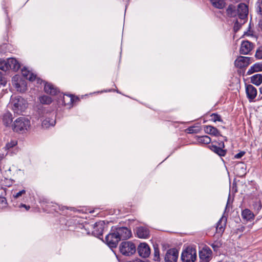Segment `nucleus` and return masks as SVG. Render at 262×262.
I'll return each instance as SVG.
<instances>
[{"mask_svg": "<svg viewBox=\"0 0 262 262\" xmlns=\"http://www.w3.org/2000/svg\"><path fill=\"white\" fill-rule=\"evenodd\" d=\"M99 228L102 229V232L107 230L108 222L105 223L104 221H99Z\"/></svg>", "mask_w": 262, "mask_h": 262, "instance_id": "72a5a7b5", "label": "nucleus"}, {"mask_svg": "<svg viewBox=\"0 0 262 262\" xmlns=\"http://www.w3.org/2000/svg\"><path fill=\"white\" fill-rule=\"evenodd\" d=\"M196 140L200 143L208 144L211 142V138L208 136H196Z\"/></svg>", "mask_w": 262, "mask_h": 262, "instance_id": "bb28decb", "label": "nucleus"}, {"mask_svg": "<svg viewBox=\"0 0 262 262\" xmlns=\"http://www.w3.org/2000/svg\"><path fill=\"white\" fill-rule=\"evenodd\" d=\"M238 18L241 20V24H245L247 20L248 14V6L244 3H241L237 9Z\"/></svg>", "mask_w": 262, "mask_h": 262, "instance_id": "0eeeda50", "label": "nucleus"}, {"mask_svg": "<svg viewBox=\"0 0 262 262\" xmlns=\"http://www.w3.org/2000/svg\"><path fill=\"white\" fill-rule=\"evenodd\" d=\"M256 10L257 13L262 15V0H258L256 3Z\"/></svg>", "mask_w": 262, "mask_h": 262, "instance_id": "c9c22d12", "label": "nucleus"}, {"mask_svg": "<svg viewBox=\"0 0 262 262\" xmlns=\"http://www.w3.org/2000/svg\"><path fill=\"white\" fill-rule=\"evenodd\" d=\"M21 74L24 78L28 79L30 81H34L36 78V75L28 70L26 68L24 67L21 70Z\"/></svg>", "mask_w": 262, "mask_h": 262, "instance_id": "4be33fe9", "label": "nucleus"}, {"mask_svg": "<svg viewBox=\"0 0 262 262\" xmlns=\"http://www.w3.org/2000/svg\"><path fill=\"white\" fill-rule=\"evenodd\" d=\"M208 147L210 150L220 157H224L226 154V150L224 149L225 144L223 141L220 142V143H219V146L216 144H211V145H209Z\"/></svg>", "mask_w": 262, "mask_h": 262, "instance_id": "9d476101", "label": "nucleus"}, {"mask_svg": "<svg viewBox=\"0 0 262 262\" xmlns=\"http://www.w3.org/2000/svg\"><path fill=\"white\" fill-rule=\"evenodd\" d=\"M7 81L3 77V74L0 72V85L5 86Z\"/></svg>", "mask_w": 262, "mask_h": 262, "instance_id": "79ce46f5", "label": "nucleus"}, {"mask_svg": "<svg viewBox=\"0 0 262 262\" xmlns=\"http://www.w3.org/2000/svg\"><path fill=\"white\" fill-rule=\"evenodd\" d=\"M3 122L4 124L8 126L12 122V115L10 113H6L3 116Z\"/></svg>", "mask_w": 262, "mask_h": 262, "instance_id": "a878e982", "label": "nucleus"}, {"mask_svg": "<svg viewBox=\"0 0 262 262\" xmlns=\"http://www.w3.org/2000/svg\"><path fill=\"white\" fill-rule=\"evenodd\" d=\"M137 235L141 238H147L149 237V231L148 229L144 227H140L137 228Z\"/></svg>", "mask_w": 262, "mask_h": 262, "instance_id": "412c9836", "label": "nucleus"}, {"mask_svg": "<svg viewBox=\"0 0 262 262\" xmlns=\"http://www.w3.org/2000/svg\"><path fill=\"white\" fill-rule=\"evenodd\" d=\"M259 91H260V94H262V86L260 88Z\"/></svg>", "mask_w": 262, "mask_h": 262, "instance_id": "3c124183", "label": "nucleus"}, {"mask_svg": "<svg viewBox=\"0 0 262 262\" xmlns=\"http://www.w3.org/2000/svg\"><path fill=\"white\" fill-rule=\"evenodd\" d=\"M12 127L13 130L16 133H25L30 127V120L24 116L20 117L14 121Z\"/></svg>", "mask_w": 262, "mask_h": 262, "instance_id": "7ed1b4c3", "label": "nucleus"}, {"mask_svg": "<svg viewBox=\"0 0 262 262\" xmlns=\"http://www.w3.org/2000/svg\"><path fill=\"white\" fill-rule=\"evenodd\" d=\"M60 99L62 102V104L65 106H68L69 108L72 107L75 102L78 100L77 98L73 97L70 95H62L61 94H59Z\"/></svg>", "mask_w": 262, "mask_h": 262, "instance_id": "9b49d317", "label": "nucleus"}, {"mask_svg": "<svg viewBox=\"0 0 262 262\" xmlns=\"http://www.w3.org/2000/svg\"><path fill=\"white\" fill-rule=\"evenodd\" d=\"M56 123V113L50 112L47 113L42 119V126L45 128L53 126Z\"/></svg>", "mask_w": 262, "mask_h": 262, "instance_id": "423d86ee", "label": "nucleus"}, {"mask_svg": "<svg viewBox=\"0 0 262 262\" xmlns=\"http://www.w3.org/2000/svg\"><path fill=\"white\" fill-rule=\"evenodd\" d=\"M119 250L122 255L126 256H130L135 253L136 247L130 241L122 242L119 246Z\"/></svg>", "mask_w": 262, "mask_h": 262, "instance_id": "20e7f679", "label": "nucleus"}, {"mask_svg": "<svg viewBox=\"0 0 262 262\" xmlns=\"http://www.w3.org/2000/svg\"><path fill=\"white\" fill-rule=\"evenodd\" d=\"M255 57L258 59H262V47H259L256 51L255 55Z\"/></svg>", "mask_w": 262, "mask_h": 262, "instance_id": "e433bc0d", "label": "nucleus"}, {"mask_svg": "<svg viewBox=\"0 0 262 262\" xmlns=\"http://www.w3.org/2000/svg\"><path fill=\"white\" fill-rule=\"evenodd\" d=\"M242 168L243 169H244V168L243 167H242ZM245 170H243V173H245Z\"/></svg>", "mask_w": 262, "mask_h": 262, "instance_id": "864d4df0", "label": "nucleus"}, {"mask_svg": "<svg viewBox=\"0 0 262 262\" xmlns=\"http://www.w3.org/2000/svg\"><path fill=\"white\" fill-rule=\"evenodd\" d=\"M214 251H217L219 248L221 246V244L219 242H214L210 245Z\"/></svg>", "mask_w": 262, "mask_h": 262, "instance_id": "ea45409f", "label": "nucleus"}, {"mask_svg": "<svg viewBox=\"0 0 262 262\" xmlns=\"http://www.w3.org/2000/svg\"><path fill=\"white\" fill-rule=\"evenodd\" d=\"M102 234V233H100V232L99 231V239H101V238L100 237V236Z\"/></svg>", "mask_w": 262, "mask_h": 262, "instance_id": "603ef678", "label": "nucleus"}, {"mask_svg": "<svg viewBox=\"0 0 262 262\" xmlns=\"http://www.w3.org/2000/svg\"><path fill=\"white\" fill-rule=\"evenodd\" d=\"M179 253L176 248L170 249L167 250L165 255V262H177Z\"/></svg>", "mask_w": 262, "mask_h": 262, "instance_id": "f8f14e48", "label": "nucleus"}, {"mask_svg": "<svg viewBox=\"0 0 262 262\" xmlns=\"http://www.w3.org/2000/svg\"><path fill=\"white\" fill-rule=\"evenodd\" d=\"M231 11H232V7L229 6V7L228 8V9L227 10L228 13L229 14L230 12H231Z\"/></svg>", "mask_w": 262, "mask_h": 262, "instance_id": "09e8293b", "label": "nucleus"}, {"mask_svg": "<svg viewBox=\"0 0 262 262\" xmlns=\"http://www.w3.org/2000/svg\"><path fill=\"white\" fill-rule=\"evenodd\" d=\"M251 82L253 84L259 86L262 83V74H256L250 78Z\"/></svg>", "mask_w": 262, "mask_h": 262, "instance_id": "393cba45", "label": "nucleus"}, {"mask_svg": "<svg viewBox=\"0 0 262 262\" xmlns=\"http://www.w3.org/2000/svg\"><path fill=\"white\" fill-rule=\"evenodd\" d=\"M8 69L17 71L20 67V63L14 58H10L7 59Z\"/></svg>", "mask_w": 262, "mask_h": 262, "instance_id": "6ab92c4d", "label": "nucleus"}, {"mask_svg": "<svg viewBox=\"0 0 262 262\" xmlns=\"http://www.w3.org/2000/svg\"><path fill=\"white\" fill-rule=\"evenodd\" d=\"M92 234L96 237H98V233L97 231L92 232Z\"/></svg>", "mask_w": 262, "mask_h": 262, "instance_id": "49530a36", "label": "nucleus"}, {"mask_svg": "<svg viewBox=\"0 0 262 262\" xmlns=\"http://www.w3.org/2000/svg\"><path fill=\"white\" fill-rule=\"evenodd\" d=\"M262 71V62H257L250 67L247 72V75H251L255 72Z\"/></svg>", "mask_w": 262, "mask_h": 262, "instance_id": "5701e85b", "label": "nucleus"}, {"mask_svg": "<svg viewBox=\"0 0 262 262\" xmlns=\"http://www.w3.org/2000/svg\"><path fill=\"white\" fill-rule=\"evenodd\" d=\"M258 26H259V27L260 28L261 30L262 31V20H260L259 21Z\"/></svg>", "mask_w": 262, "mask_h": 262, "instance_id": "8fccbe9b", "label": "nucleus"}, {"mask_svg": "<svg viewBox=\"0 0 262 262\" xmlns=\"http://www.w3.org/2000/svg\"><path fill=\"white\" fill-rule=\"evenodd\" d=\"M253 208L255 211L258 212L259 210L261 209L262 205L261 201L259 200H257L253 203Z\"/></svg>", "mask_w": 262, "mask_h": 262, "instance_id": "7c9ffc66", "label": "nucleus"}, {"mask_svg": "<svg viewBox=\"0 0 262 262\" xmlns=\"http://www.w3.org/2000/svg\"><path fill=\"white\" fill-rule=\"evenodd\" d=\"M254 45L248 40H244L242 42L239 53L241 54L247 55L252 50Z\"/></svg>", "mask_w": 262, "mask_h": 262, "instance_id": "ddd939ff", "label": "nucleus"}, {"mask_svg": "<svg viewBox=\"0 0 262 262\" xmlns=\"http://www.w3.org/2000/svg\"><path fill=\"white\" fill-rule=\"evenodd\" d=\"M0 70L5 72L9 70L7 60L0 59Z\"/></svg>", "mask_w": 262, "mask_h": 262, "instance_id": "c756f323", "label": "nucleus"}, {"mask_svg": "<svg viewBox=\"0 0 262 262\" xmlns=\"http://www.w3.org/2000/svg\"><path fill=\"white\" fill-rule=\"evenodd\" d=\"M44 90L46 93L52 95H58L59 91L53 84L46 82L45 84Z\"/></svg>", "mask_w": 262, "mask_h": 262, "instance_id": "a211bd4d", "label": "nucleus"}, {"mask_svg": "<svg viewBox=\"0 0 262 262\" xmlns=\"http://www.w3.org/2000/svg\"><path fill=\"white\" fill-rule=\"evenodd\" d=\"M10 105L14 113L20 114L25 112L28 104L23 98L17 96L11 97Z\"/></svg>", "mask_w": 262, "mask_h": 262, "instance_id": "f03ea898", "label": "nucleus"}, {"mask_svg": "<svg viewBox=\"0 0 262 262\" xmlns=\"http://www.w3.org/2000/svg\"><path fill=\"white\" fill-rule=\"evenodd\" d=\"M26 194V190L25 189L21 190L18 192L14 193L13 195L14 199H17L23 195Z\"/></svg>", "mask_w": 262, "mask_h": 262, "instance_id": "58836bf2", "label": "nucleus"}, {"mask_svg": "<svg viewBox=\"0 0 262 262\" xmlns=\"http://www.w3.org/2000/svg\"><path fill=\"white\" fill-rule=\"evenodd\" d=\"M226 225V220H224L223 217H221L216 223V233L222 235L224 232L225 227Z\"/></svg>", "mask_w": 262, "mask_h": 262, "instance_id": "f3484780", "label": "nucleus"}, {"mask_svg": "<svg viewBox=\"0 0 262 262\" xmlns=\"http://www.w3.org/2000/svg\"><path fill=\"white\" fill-rule=\"evenodd\" d=\"M39 101L42 104H49L52 102V99L50 96L43 95L40 97Z\"/></svg>", "mask_w": 262, "mask_h": 262, "instance_id": "c85d7f7f", "label": "nucleus"}, {"mask_svg": "<svg viewBox=\"0 0 262 262\" xmlns=\"http://www.w3.org/2000/svg\"><path fill=\"white\" fill-rule=\"evenodd\" d=\"M97 223H95V224H94V225H95V226H97Z\"/></svg>", "mask_w": 262, "mask_h": 262, "instance_id": "5fc2aeb1", "label": "nucleus"}, {"mask_svg": "<svg viewBox=\"0 0 262 262\" xmlns=\"http://www.w3.org/2000/svg\"><path fill=\"white\" fill-rule=\"evenodd\" d=\"M17 144V142L15 140H11L10 142H8L5 147V148L6 150L10 149L13 147L15 146Z\"/></svg>", "mask_w": 262, "mask_h": 262, "instance_id": "2f4dec72", "label": "nucleus"}, {"mask_svg": "<svg viewBox=\"0 0 262 262\" xmlns=\"http://www.w3.org/2000/svg\"><path fill=\"white\" fill-rule=\"evenodd\" d=\"M139 255L143 257H148L150 253V249L148 245L145 243H141L137 248Z\"/></svg>", "mask_w": 262, "mask_h": 262, "instance_id": "2eb2a0df", "label": "nucleus"}, {"mask_svg": "<svg viewBox=\"0 0 262 262\" xmlns=\"http://www.w3.org/2000/svg\"><path fill=\"white\" fill-rule=\"evenodd\" d=\"M210 116L211 117V120L214 122L216 121L223 122V120L222 119L221 116L217 114L213 113Z\"/></svg>", "mask_w": 262, "mask_h": 262, "instance_id": "473e14b6", "label": "nucleus"}, {"mask_svg": "<svg viewBox=\"0 0 262 262\" xmlns=\"http://www.w3.org/2000/svg\"><path fill=\"white\" fill-rule=\"evenodd\" d=\"M212 5L218 9H222L225 7V3L224 0H210Z\"/></svg>", "mask_w": 262, "mask_h": 262, "instance_id": "cd10ccee", "label": "nucleus"}, {"mask_svg": "<svg viewBox=\"0 0 262 262\" xmlns=\"http://www.w3.org/2000/svg\"><path fill=\"white\" fill-rule=\"evenodd\" d=\"M220 141H217L214 140L212 142L211 144H216V145H217V146H219V143H220Z\"/></svg>", "mask_w": 262, "mask_h": 262, "instance_id": "de8ad7c7", "label": "nucleus"}, {"mask_svg": "<svg viewBox=\"0 0 262 262\" xmlns=\"http://www.w3.org/2000/svg\"><path fill=\"white\" fill-rule=\"evenodd\" d=\"M18 207L19 208L24 207L26 209V210H28L30 208L29 206H27V205L22 204V203H21L19 205Z\"/></svg>", "mask_w": 262, "mask_h": 262, "instance_id": "a18cd8bd", "label": "nucleus"}, {"mask_svg": "<svg viewBox=\"0 0 262 262\" xmlns=\"http://www.w3.org/2000/svg\"><path fill=\"white\" fill-rule=\"evenodd\" d=\"M251 57L239 56L234 61L235 67L239 68L247 67L250 63Z\"/></svg>", "mask_w": 262, "mask_h": 262, "instance_id": "4468645a", "label": "nucleus"}, {"mask_svg": "<svg viewBox=\"0 0 262 262\" xmlns=\"http://www.w3.org/2000/svg\"><path fill=\"white\" fill-rule=\"evenodd\" d=\"M245 154V152L244 151H240L238 154H236L234 156V158L235 159H240Z\"/></svg>", "mask_w": 262, "mask_h": 262, "instance_id": "c03bdc74", "label": "nucleus"}, {"mask_svg": "<svg viewBox=\"0 0 262 262\" xmlns=\"http://www.w3.org/2000/svg\"><path fill=\"white\" fill-rule=\"evenodd\" d=\"M132 236L131 230L125 227L116 226L112 228L111 232L106 235L105 243L111 248H116L118 243Z\"/></svg>", "mask_w": 262, "mask_h": 262, "instance_id": "f257e3e1", "label": "nucleus"}, {"mask_svg": "<svg viewBox=\"0 0 262 262\" xmlns=\"http://www.w3.org/2000/svg\"><path fill=\"white\" fill-rule=\"evenodd\" d=\"M186 130L188 134L198 133L200 132V129L196 128L195 126H190L187 128Z\"/></svg>", "mask_w": 262, "mask_h": 262, "instance_id": "4c0bfd02", "label": "nucleus"}, {"mask_svg": "<svg viewBox=\"0 0 262 262\" xmlns=\"http://www.w3.org/2000/svg\"><path fill=\"white\" fill-rule=\"evenodd\" d=\"M212 251L207 246H205L199 252L200 262H209L212 257Z\"/></svg>", "mask_w": 262, "mask_h": 262, "instance_id": "1a4fd4ad", "label": "nucleus"}, {"mask_svg": "<svg viewBox=\"0 0 262 262\" xmlns=\"http://www.w3.org/2000/svg\"><path fill=\"white\" fill-rule=\"evenodd\" d=\"M246 93L249 101H252L256 97L257 91L256 89L253 85L251 84H246Z\"/></svg>", "mask_w": 262, "mask_h": 262, "instance_id": "dca6fc26", "label": "nucleus"}, {"mask_svg": "<svg viewBox=\"0 0 262 262\" xmlns=\"http://www.w3.org/2000/svg\"><path fill=\"white\" fill-rule=\"evenodd\" d=\"M12 85L17 91L20 93L24 92L27 89L26 82L22 80L18 76H13L12 80Z\"/></svg>", "mask_w": 262, "mask_h": 262, "instance_id": "6e6552de", "label": "nucleus"}, {"mask_svg": "<svg viewBox=\"0 0 262 262\" xmlns=\"http://www.w3.org/2000/svg\"><path fill=\"white\" fill-rule=\"evenodd\" d=\"M7 202L5 197L0 196V209H3L7 207Z\"/></svg>", "mask_w": 262, "mask_h": 262, "instance_id": "f704fd0d", "label": "nucleus"}, {"mask_svg": "<svg viewBox=\"0 0 262 262\" xmlns=\"http://www.w3.org/2000/svg\"><path fill=\"white\" fill-rule=\"evenodd\" d=\"M204 132L215 137L221 136L220 131L215 127L211 125H205L203 127Z\"/></svg>", "mask_w": 262, "mask_h": 262, "instance_id": "aec40b11", "label": "nucleus"}, {"mask_svg": "<svg viewBox=\"0 0 262 262\" xmlns=\"http://www.w3.org/2000/svg\"><path fill=\"white\" fill-rule=\"evenodd\" d=\"M241 20L238 18L234 24V29L235 31H237L244 24H241Z\"/></svg>", "mask_w": 262, "mask_h": 262, "instance_id": "a19ab883", "label": "nucleus"}, {"mask_svg": "<svg viewBox=\"0 0 262 262\" xmlns=\"http://www.w3.org/2000/svg\"><path fill=\"white\" fill-rule=\"evenodd\" d=\"M154 255H155V258H154L155 260H159V259L160 258V254H159V251L158 249H155Z\"/></svg>", "mask_w": 262, "mask_h": 262, "instance_id": "37998d69", "label": "nucleus"}, {"mask_svg": "<svg viewBox=\"0 0 262 262\" xmlns=\"http://www.w3.org/2000/svg\"><path fill=\"white\" fill-rule=\"evenodd\" d=\"M196 258V249L192 247H187L181 254V259L183 262H194Z\"/></svg>", "mask_w": 262, "mask_h": 262, "instance_id": "39448f33", "label": "nucleus"}, {"mask_svg": "<svg viewBox=\"0 0 262 262\" xmlns=\"http://www.w3.org/2000/svg\"><path fill=\"white\" fill-rule=\"evenodd\" d=\"M242 215L243 219L246 221H251L254 219V214L248 209H246L242 211Z\"/></svg>", "mask_w": 262, "mask_h": 262, "instance_id": "b1692460", "label": "nucleus"}]
</instances>
